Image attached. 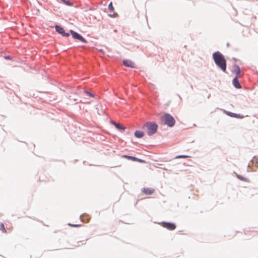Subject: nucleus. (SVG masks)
I'll return each instance as SVG.
<instances>
[{
  "label": "nucleus",
  "mask_w": 258,
  "mask_h": 258,
  "mask_svg": "<svg viewBox=\"0 0 258 258\" xmlns=\"http://www.w3.org/2000/svg\"><path fill=\"white\" fill-rule=\"evenodd\" d=\"M213 58L216 66L225 72L226 70V60L224 55L219 51H216L213 53Z\"/></svg>",
  "instance_id": "1"
},
{
  "label": "nucleus",
  "mask_w": 258,
  "mask_h": 258,
  "mask_svg": "<svg viewBox=\"0 0 258 258\" xmlns=\"http://www.w3.org/2000/svg\"><path fill=\"white\" fill-rule=\"evenodd\" d=\"M142 128L146 131L149 136H151L157 132L158 125L153 122H147L143 125Z\"/></svg>",
  "instance_id": "2"
},
{
  "label": "nucleus",
  "mask_w": 258,
  "mask_h": 258,
  "mask_svg": "<svg viewBox=\"0 0 258 258\" xmlns=\"http://www.w3.org/2000/svg\"><path fill=\"white\" fill-rule=\"evenodd\" d=\"M164 123L169 127H172L175 123L174 117L169 113H164L162 116Z\"/></svg>",
  "instance_id": "3"
},
{
  "label": "nucleus",
  "mask_w": 258,
  "mask_h": 258,
  "mask_svg": "<svg viewBox=\"0 0 258 258\" xmlns=\"http://www.w3.org/2000/svg\"><path fill=\"white\" fill-rule=\"evenodd\" d=\"M70 32L71 34L72 37L74 39L79 40L80 41L84 42V43L87 42V41L81 35H80L78 33L74 31L73 30H70Z\"/></svg>",
  "instance_id": "4"
},
{
  "label": "nucleus",
  "mask_w": 258,
  "mask_h": 258,
  "mask_svg": "<svg viewBox=\"0 0 258 258\" xmlns=\"http://www.w3.org/2000/svg\"><path fill=\"white\" fill-rule=\"evenodd\" d=\"M162 226L163 227L170 230H174L176 227L174 223L167 222H163Z\"/></svg>",
  "instance_id": "5"
},
{
  "label": "nucleus",
  "mask_w": 258,
  "mask_h": 258,
  "mask_svg": "<svg viewBox=\"0 0 258 258\" xmlns=\"http://www.w3.org/2000/svg\"><path fill=\"white\" fill-rule=\"evenodd\" d=\"M122 63L124 66L127 67L134 68L136 66L134 62L128 59H124L122 61Z\"/></svg>",
  "instance_id": "6"
},
{
  "label": "nucleus",
  "mask_w": 258,
  "mask_h": 258,
  "mask_svg": "<svg viewBox=\"0 0 258 258\" xmlns=\"http://www.w3.org/2000/svg\"><path fill=\"white\" fill-rule=\"evenodd\" d=\"M226 113L230 117H235L237 118H243V115L241 114H237L230 111H226Z\"/></svg>",
  "instance_id": "7"
},
{
  "label": "nucleus",
  "mask_w": 258,
  "mask_h": 258,
  "mask_svg": "<svg viewBox=\"0 0 258 258\" xmlns=\"http://www.w3.org/2000/svg\"><path fill=\"white\" fill-rule=\"evenodd\" d=\"M232 84L234 87L237 89L241 88V85L238 81V78L235 77L232 80Z\"/></svg>",
  "instance_id": "8"
},
{
  "label": "nucleus",
  "mask_w": 258,
  "mask_h": 258,
  "mask_svg": "<svg viewBox=\"0 0 258 258\" xmlns=\"http://www.w3.org/2000/svg\"><path fill=\"white\" fill-rule=\"evenodd\" d=\"M123 157H124L125 158H127L128 159H131L133 161H138L140 163H145V160H144L143 159H139V158H138L137 157H133L132 156L124 155Z\"/></svg>",
  "instance_id": "9"
},
{
  "label": "nucleus",
  "mask_w": 258,
  "mask_h": 258,
  "mask_svg": "<svg viewBox=\"0 0 258 258\" xmlns=\"http://www.w3.org/2000/svg\"><path fill=\"white\" fill-rule=\"evenodd\" d=\"M55 31L59 34H61V36H62V34H63V33H64L65 31L64 30V29L59 26V25H56L55 26Z\"/></svg>",
  "instance_id": "10"
},
{
  "label": "nucleus",
  "mask_w": 258,
  "mask_h": 258,
  "mask_svg": "<svg viewBox=\"0 0 258 258\" xmlns=\"http://www.w3.org/2000/svg\"><path fill=\"white\" fill-rule=\"evenodd\" d=\"M233 69L236 74L235 77H237V78H238V77L240 75L241 73L240 67H239L238 65L235 64L233 66Z\"/></svg>",
  "instance_id": "11"
},
{
  "label": "nucleus",
  "mask_w": 258,
  "mask_h": 258,
  "mask_svg": "<svg viewBox=\"0 0 258 258\" xmlns=\"http://www.w3.org/2000/svg\"><path fill=\"white\" fill-rule=\"evenodd\" d=\"M142 191L147 195H151L154 192V190L150 188H143Z\"/></svg>",
  "instance_id": "12"
},
{
  "label": "nucleus",
  "mask_w": 258,
  "mask_h": 258,
  "mask_svg": "<svg viewBox=\"0 0 258 258\" xmlns=\"http://www.w3.org/2000/svg\"><path fill=\"white\" fill-rule=\"evenodd\" d=\"M134 135L136 138H141L144 136V133L143 131L137 130L135 132Z\"/></svg>",
  "instance_id": "13"
},
{
  "label": "nucleus",
  "mask_w": 258,
  "mask_h": 258,
  "mask_svg": "<svg viewBox=\"0 0 258 258\" xmlns=\"http://www.w3.org/2000/svg\"><path fill=\"white\" fill-rule=\"evenodd\" d=\"M115 126L119 130H124L125 129V127L121 125L119 123H115Z\"/></svg>",
  "instance_id": "14"
},
{
  "label": "nucleus",
  "mask_w": 258,
  "mask_h": 258,
  "mask_svg": "<svg viewBox=\"0 0 258 258\" xmlns=\"http://www.w3.org/2000/svg\"><path fill=\"white\" fill-rule=\"evenodd\" d=\"M60 1H62V2H63L67 6H73V4L68 0H60Z\"/></svg>",
  "instance_id": "15"
},
{
  "label": "nucleus",
  "mask_w": 258,
  "mask_h": 258,
  "mask_svg": "<svg viewBox=\"0 0 258 258\" xmlns=\"http://www.w3.org/2000/svg\"><path fill=\"white\" fill-rule=\"evenodd\" d=\"M237 177L241 181H247V179L245 178V177H243L242 176L240 175H239V174H237Z\"/></svg>",
  "instance_id": "16"
},
{
  "label": "nucleus",
  "mask_w": 258,
  "mask_h": 258,
  "mask_svg": "<svg viewBox=\"0 0 258 258\" xmlns=\"http://www.w3.org/2000/svg\"><path fill=\"white\" fill-rule=\"evenodd\" d=\"M189 156H187V155H178V156H176L175 158V159H178V158H188Z\"/></svg>",
  "instance_id": "17"
},
{
  "label": "nucleus",
  "mask_w": 258,
  "mask_h": 258,
  "mask_svg": "<svg viewBox=\"0 0 258 258\" xmlns=\"http://www.w3.org/2000/svg\"><path fill=\"white\" fill-rule=\"evenodd\" d=\"M0 230H2L3 232H6V230L5 228V226L3 223H1L0 224Z\"/></svg>",
  "instance_id": "18"
},
{
  "label": "nucleus",
  "mask_w": 258,
  "mask_h": 258,
  "mask_svg": "<svg viewBox=\"0 0 258 258\" xmlns=\"http://www.w3.org/2000/svg\"><path fill=\"white\" fill-rule=\"evenodd\" d=\"M84 92L87 94H88V95H89L90 96L92 97H94L95 96L91 92L88 91H87V90H84Z\"/></svg>",
  "instance_id": "19"
},
{
  "label": "nucleus",
  "mask_w": 258,
  "mask_h": 258,
  "mask_svg": "<svg viewBox=\"0 0 258 258\" xmlns=\"http://www.w3.org/2000/svg\"><path fill=\"white\" fill-rule=\"evenodd\" d=\"M108 9L110 11L114 10V8L112 6V3L111 2L108 5Z\"/></svg>",
  "instance_id": "20"
},
{
  "label": "nucleus",
  "mask_w": 258,
  "mask_h": 258,
  "mask_svg": "<svg viewBox=\"0 0 258 258\" xmlns=\"http://www.w3.org/2000/svg\"><path fill=\"white\" fill-rule=\"evenodd\" d=\"M69 36H70V33H67V32H64L63 34H62V36H63V37H69Z\"/></svg>",
  "instance_id": "21"
},
{
  "label": "nucleus",
  "mask_w": 258,
  "mask_h": 258,
  "mask_svg": "<svg viewBox=\"0 0 258 258\" xmlns=\"http://www.w3.org/2000/svg\"><path fill=\"white\" fill-rule=\"evenodd\" d=\"M116 14H108V16L109 17H111V18H114L115 17Z\"/></svg>",
  "instance_id": "22"
},
{
  "label": "nucleus",
  "mask_w": 258,
  "mask_h": 258,
  "mask_svg": "<svg viewBox=\"0 0 258 258\" xmlns=\"http://www.w3.org/2000/svg\"><path fill=\"white\" fill-rule=\"evenodd\" d=\"M69 225H70V226H73V227H78V226H80L81 225H80V224H75V225H73V224H72L69 223Z\"/></svg>",
  "instance_id": "23"
},
{
  "label": "nucleus",
  "mask_w": 258,
  "mask_h": 258,
  "mask_svg": "<svg viewBox=\"0 0 258 258\" xmlns=\"http://www.w3.org/2000/svg\"><path fill=\"white\" fill-rule=\"evenodd\" d=\"M5 58L10 59L11 58V57L10 55L6 56Z\"/></svg>",
  "instance_id": "24"
},
{
  "label": "nucleus",
  "mask_w": 258,
  "mask_h": 258,
  "mask_svg": "<svg viewBox=\"0 0 258 258\" xmlns=\"http://www.w3.org/2000/svg\"><path fill=\"white\" fill-rule=\"evenodd\" d=\"M111 123L113 124L115 126V123H117L115 122V121H112Z\"/></svg>",
  "instance_id": "25"
},
{
  "label": "nucleus",
  "mask_w": 258,
  "mask_h": 258,
  "mask_svg": "<svg viewBox=\"0 0 258 258\" xmlns=\"http://www.w3.org/2000/svg\"><path fill=\"white\" fill-rule=\"evenodd\" d=\"M162 169H163V170H167V169L164 168H164H162Z\"/></svg>",
  "instance_id": "26"
},
{
  "label": "nucleus",
  "mask_w": 258,
  "mask_h": 258,
  "mask_svg": "<svg viewBox=\"0 0 258 258\" xmlns=\"http://www.w3.org/2000/svg\"><path fill=\"white\" fill-rule=\"evenodd\" d=\"M79 102H81V100H79V101L76 102V103H79Z\"/></svg>",
  "instance_id": "27"
},
{
  "label": "nucleus",
  "mask_w": 258,
  "mask_h": 258,
  "mask_svg": "<svg viewBox=\"0 0 258 258\" xmlns=\"http://www.w3.org/2000/svg\"><path fill=\"white\" fill-rule=\"evenodd\" d=\"M79 102H81V100H79V101L76 102V103H79Z\"/></svg>",
  "instance_id": "28"
},
{
  "label": "nucleus",
  "mask_w": 258,
  "mask_h": 258,
  "mask_svg": "<svg viewBox=\"0 0 258 258\" xmlns=\"http://www.w3.org/2000/svg\"><path fill=\"white\" fill-rule=\"evenodd\" d=\"M79 102H81V100H79V101L76 102V103H79Z\"/></svg>",
  "instance_id": "29"
}]
</instances>
